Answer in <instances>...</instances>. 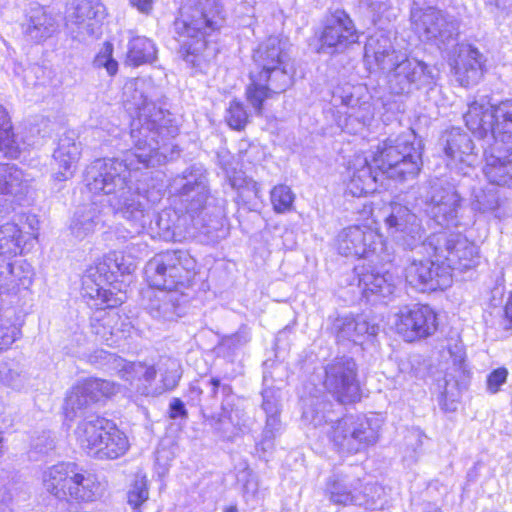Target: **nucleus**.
Masks as SVG:
<instances>
[{"label":"nucleus","mask_w":512,"mask_h":512,"mask_svg":"<svg viewBox=\"0 0 512 512\" xmlns=\"http://www.w3.org/2000/svg\"><path fill=\"white\" fill-rule=\"evenodd\" d=\"M123 105L132 117L130 138L133 148L123 159L101 158L93 161L86 170L88 189L94 194L108 197L113 213L133 223L141 230L151 222L150 206L146 196L133 190L130 181L132 170L164 164L168 160L169 140L178 134V127L170 113L148 100L144 83L131 80L123 88Z\"/></svg>","instance_id":"1"},{"label":"nucleus","mask_w":512,"mask_h":512,"mask_svg":"<svg viewBox=\"0 0 512 512\" xmlns=\"http://www.w3.org/2000/svg\"><path fill=\"white\" fill-rule=\"evenodd\" d=\"M223 23L219 0H182L174 30L186 50L187 63L202 70L216 58L218 47L207 37Z\"/></svg>","instance_id":"2"},{"label":"nucleus","mask_w":512,"mask_h":512,"mask_svg":"<svg viewBox=\"0 0 512 512\" xmlns=\"http://www.w3.org/2000/svg\"><path fill=\"white\" fill-rule=\"evenodd\" d=\"M254 68L246 99L256 114L261 115L263 104L274 95L285 92L293 82L292 66L278 37H269L254 51Z\"/></svg>","instance_id":"3"},{"label":"nucleus","mask_w":512,"mask_h":512,"mask_svg":"<svg viewBox=\"0 0 512 512\" xmlns=\"http://www.w3.org/2000/svg\"><path fill=\"white\" fill-rule=\"evenodd\" d=\"M331 403L312 399L302 414V418L314 427L328 425L327 433L341 452L357 454L374 445L378 438V427L365 418L345 416L334 420L330 417Z\"/></svg>","instance_id":"4"},{"label":"nucleus","mask_w":512,"mask_h":512,"mask_svg":"<svg viewBox=\"0 0 512 512\" xmlns=\"http://www.w3.org/2000/svg\"><path fill=\"white\" fill-rule=\"evenodd\" d=\"M171 189L185 215L200 233L212 235L222 227V212H209L207 201L210 196L207 171L200 165H193L177 175Z\"/></svg>","instance_id":"5"},{"label":"nucleus","mask_w":512,"mask_h":512,"mask_svg":"<svg viewBox=\"0 0 512 512\" xmlns=\"http://www.w3.org/2000/svg\"><path fill=\"white\" fill-rule=\"evenodd\" d=\"M377 169L387 178L399 182L415 179L422 167V147L412 130L389 136L373 157Z\"/></svg>","instance_id":"6"},{"label":"nucleus","mask_w":512,"mask_h":512,"mask_svg":"<svg viewBox=\"0 0 512 512\" xmlns=\"http://www.w3.org/2000/svg\"><path fill=\"white\" fill-rule=\"evenodd\" d=\"M467 128L487 144L493 140L502 143L512 141V99L493 106L482 97L468 105L464 114Z\"/></svg>","instance_id":"7"},{"label":"nucleus","mask_w":512,"mask_h":512,"mask_svg":"<svg viewBox=\"0 0 512 512\" xmlns=\"http://www.w3.org/2000/svg\"><path fill=\"white\" fill-rule=\"evenodd\" d=\"M195 260L182 250L157 254L145 266L148 284L157 290L180 292L188 288L195 276Z\"/></svg>","instance_id":"8"},{"label":"nucleus","mask_w":512,"mask_h":512,"mask_svg":"<svg viewBox=\"0 0 512 512\" xmlns=\"http://www.w3.org/2000/svg\"><path fill=\"white\" fill-rule=\"evenodd\" d=\"M381 488L375 483H363L353 468L336 469L326 480L325 495L336 505L372 507Z\"/></svg>","instance_id":"9"},{"label":"nucleus","mask_w":512,"mask_h":512,"mask_svg":"<svg viewBox=\"0 0 512 512\" xmlns=\"http://www.w3.org/2000/svg\"><path fill=\"white\" fill-rule=\"evenodd\" d=\"M438 261L453 271L464 272L479 264L478 247L460 233L440 232L430 235L423 245Z\"/></svg>","instance_id":"10"},{"label":"nucleus","mask_w":512,"mask_h":512,"mask_svg":"<svg viewBox=\"0 0 512 512\" xmlns=\"http://www.w3.org/2000/svg\"><path fill=\"white\" fill-rule=\"evenodd\" d=\"M462 185L452 177L434 178L428 183L424 195L427 214L440 226H457V218L462 202Z\"/></svg>","instance_id":"11"},{"label":"nucleus","mask_w":512,"mask_h":512,"mask_svg":"<svg viewBox=\"0 0 512 512\" xmlns=\"http://www.w3.org/2000/svg\"><path fill=\"white\" fill-rule=\"evenodd\" d=\"M386 71L389 90L395 95L407 96L435 83L433 70L416 58L400 56Z\"/></svg>","instance_id":"12"},{"label":"nucleus","mask_w":512,"mask_h":512,"mask_svg":"<svg viewBox=\"0 0 512 512\" xmlns=\"http://www.w3.org/2000/svg\"><path fill=\"white\" fill-rule=\"evenodd\" d=\"M421 252L428 254V259L414 258L405 268L406 282L421 292L445 289L452 284L450 269L443 261H438L431 250L419 247Z\"/></svg>","instance_id":"13"},{"label":"nucleus","mask_w":512,"mask_h":512,"mask_svg":"<svg viewBox=\"0 0 512 512\" xmlns=\"http://www.w3.org/2000/svg\"><path fill=\"white\" fill-rule=\"evenodd\" d=\"M324 386L342 404L360 399L357 365L350 357H339L325 366Z\"/></svg>","instance_id":"14"},{"label":"nucleus","mask_w":512,"mask_h":512,"mask_svg":"<svg viewBox=\"0 0 512 512\" xmlns=\"http://www.w3.org/2000/svg\"><path fill=\"white\" fill-rule=\"evenodd\" d=\"M415 31L422 40L433 42L440 47L453 40L458 34V22L448 13L428 7L412 12Z\"/></svg>","instance_id":"15"},{"label":"nucleus","mask_w":512,"mask_h":512,"mask_svg":"<svg viewBox=\"0 0 512 512\" xmlns=\"http://www.w3.org/2000/svg\"><path fill=\"white\" fill-rule=\"evenodd\" d=\"M385 222L403 248L414 250L423 247L425 230L419 217L407 205L392 202Z\"/></svg>","instance_id":"16"},{"label":"nucleus","mask_w":512,"mask_h":512,"mask_svg":"<svg viewBox=\"0 0 512 512\" xmlns=\"http://www.w3.org/2000/svg\"><path fill=\"white\" fill-rule=\"evenodd\" d=\"M394 325L396 331L411 342L433 334L437 329V317L428 305L413 304L399 310Z\"/></svg>","instance_id":"17"},{"label":"nucleus","mask_w":512,"mask_h":512,"mask_svg":"<svg viewBox=\"0 0 512 512\" xmlns=\"http://www.w3.org/2000/svg\"><path fill=\"white\" fill-rule=\"evenodd\" d=\"M358 37L357 29L349 14L342 9H336L326 19L320 36L319 51L333 53L343 50L356 43Z\"/></svg>","instance_id":"18"},{"label":"nucleus","mask_w":512,"mask_h":512,"mask_svg":"<svg viewBox=\"0 0 512 512\" xmlns=\"http://www.w3.org/2000/svg\"><path fill=\"white\" fill-rule=\"evenodd\" d=\"M441 145L445 155L451 160L448 165L456 174L469 175L477 162V152L470 136L460 128H452L441 137Z\"/></svg>","instance_id":"19"},{"label":"nucleus","mask_w":512,"mask_h":512,"mask_svg":"<svg viewBox=\"0 0 512 512\" xmlns=\"http://www.w3.org/2000/svg\"><path fill=\"white\" fill-rule=\"evenodd\" d=\"M151 212V222H149L141 230H136L133 223L127 220L133 229L131 233L139 234L146 228H153L152 223L155 218V225L159 230L160 236L167 241H182L188 237H194L196 232H199L196 227L192 225L189 215L184 213L179 214L176 210H163L157 215L154 214L152 204L146 197Z\"/></svg>","instance_id":"20"},{"label":"nucleus","mask_w":512,"mask_h":512,"mask_svg":"<svg viewBox=\"0 0 512 512\" xmlns=\"http://www.w3.org/2000/svg\"><path fill=\"white\" fill-rule=\"evenodd\" d=\"M338 252L346 257H368L382 246L381 236L368 227L350 226L337 236Z\"/></svg>","instance_id":"21"},{"label":"nucleus","mask_w":512,"mask_h":512,"mask_svg":"<svg viewBox=\"0 0 512 512\" xmlns=\"http://www.w3.org/2000/svg\"><path fill=\"white\" fill-rule=\"evenodd\" d=\"M355 272L358 286L367 301L390 299L397 290L398 280L389 272L380 273L375 268L365 265L356 267Z\"/></svg>","instance_id":"22"},{"label":"nucleus","mask_w":512,"mask_h":512,"mask_svg":"<svg viewBox=\"0 0 512 512\" xmlns=\"http://www.w3.org/2000/svg\"><path fill=\"white\" fill-rule=\"evenodd\" d=\"M22 233L14 223L0 227V284L8 290L14 277L13 259L21 252Z\"/></svg>","instance_id":"23"},{"label":"nucleus","mask_w":512,"mask_h":512,"mask_svg":"<svg viewBox=\"0 0 512 512\" xmlns=\"http://www.w3.org/2000/svg\"><path fill=\"white\" fill-rule=\"evenodd\" d=\"M27 189L23 172L14 164H0V216L14 211Z\"/></svg>","instance_id":"24"},{"label":"nucleus","mask_w":512,"mask_h":512,"mask_svg":"<svg viewBox=\"0 0 512 512\" xmlns=\"http://www.w3.org/2000/svg\"><path fill=\"white\" fill-rule=\"evenodd\" d=\"M115 393V385L103 379H87L74 386L66 397V409L75 415L91 403L98 402L103 396Z\"/></svg>","instance_id":"25"},{"label":"nucleus","mask_w":512,"mask_h":512,"mask_svg":"<svg viewBox=\"0 0 512 512\" xmlns=\"http://www.w3.org/2000/svg\"><path fill=\"white\" fill-rule=\"evenodd\" d=\"M346 181L347 191L352 196L361 197L376 191L378 173L373 172L365 155L356 154L348 162Z\"/></svg>","instance_id":"26"},{"label":"nucleus","mask_w":512,"mask_h":512,"mask_svg":"<svg viewBox=\"0 0 512 512\" xmlns=\"http://www.w3.org/2000/svg\"><path fill=\"white\" fill-rule=\"evenodd\" d=\"M105 309L99 308L91 317V332L98 342L108 347H115L126 337L124 327L129 324L121 322L116 311H106Z\"/></svg>","instance_id":"27"},{"label":"nucleus","mask_w":512,"mask_h":512,"mask_svg":"<svg viewBox=\"0 0 512 512\" xmlns=\"http://www.w3.org/2000/svg\"><path fill=\"white\" fill-rule=\"evenodd\" d=\"M81 155V143L76 141L74 132L64 133L58 141L53 153V159L57 165L54 173V181L63 182L71 179L77 168Z\"/></svg>","instance_id":"28"},{"label":"nucleus","mask_w":512,"mask_h":512,"mask_svg":"<svg viewBox=\"0 0 512 512\" xmlns=\"http://www.w3.org/2000/svg\"><path fill=\"white\" fill-rule=\"evenodd\" d=\"M114 423L100 416H90L81 421L76 428L77 441L83 451L95 458L103 439L109 434Z\"/></svg>","instance_id":"29"},{"label":"nucleus","mask_w":512,"mask_h":512,"mask_svg":"<svg viewBox=\"0 0 512 512\" xmlns=\"http://www.w3.org/2000/svg\"><path fill=\"white\" fill-rule=\"evenodd\" d=\"M483 172L491 184L505 186L512 183V151L500 146L485 147Z\"/></svg>","instance_id":"30"},{"label":"nucleus","mask_w":512,"mask_h":512,"mask_svg":"<svg viewBox=\"0 0 512 512\" xmlns=\"http://www.w3.org/2000/svg\"><path fill=\"white\" fill-rule=\"evenodd\" d=\"M483 55L478 49L462 46L455 59L454 74L461 86L468 87L479 83L483 77Z\"/></svg>","instance_id":"31"},{"label":"nucleus","mask_w":512,"mask_h":512,"mask_svg":"<svg viewBox=\"0 0 512 512\" xmlns=\"http://www.w3.org/2000/svg\"><path fill=\"white\" fill-rule=\"evenodd\" d=\"M23 35L30 41L39 43L51 37L57 30L55 17L42 6L30 7L21 25Z\"/></svg>","instance_id":"32"},{"label":"nucleus","mask_w":512,"mask_h":512,"mask_svg":"<svg viewBox=\"0 0 512 512\" xmlns=\"http://www.w3.org/2000/svg\"><path fill=\"white\" fill-rule=\"evenodd\" d=\"M105 491L106 484L101 482L95 474L86 471L78 472L75 467L67 498L77 502H93L103 497Z\"/></svg>","instance_id":"33"},{"label":"nucleus","mask_w":512,"mask_h":512,"mask_svg":"<svg viewBox=\"0 0 512 512\" xmlns=\"http://www.w3.org/2000/svg\"><path fill=\"white\" fill-rule=\"evenodd\" d=\"M333 329L338 341H351L360 344L366 337L378 334L379 326L370 324L364 316H342L335 319Z\"/></svg>","instance_id":"34"},{"label":"nucleus","mask_w":512,"mask_h":512,"mask_svg":"<svg viewBox=\"0 0 512 512\" xmlns=\"http://www.w3.org/2000/svg\"><path fill=\"white\" fill-rule=\"evenodd\" d=\"M400 56L387 35L374 34L367 39L364 58L367 62L374 61L381 70L390 69Z\"/></svg>","instance_id":"35"},{"label":"nucleus","mask_w":512,"mask_h":512,"mask_svg":"<svg viewBox=\"0 0 512 512\" xmlns=\"http://www.w3.org/2000/svg\"><path fill=\"white\" fill-rule=\"evenodd\" d=\"M147 294L148 302L145 309L153 318L163 321H173L180 316V304L177 292L157 290L148 291Z\"/></svg>","instance_id":"36"},{"label":"nucleus","mask_w":512,"mask_h":512,"mask_svg":"<svg viewBox=\"0 0 512 512\" xmlns=\"http://www.w3.org/2000/svg\"><path fill=\"white\" fill-rule=\"evenodd\" d=\"M102 221V213L98 205L86 204L75 211L69 229L76 239L82 240L92 234Z\"/></svg>","instance_id":"37"},{"label":"nucleus","mask_w":512,"mask_h":512,"mask_svg":"<svg viewBox=\"0 0 512 512\" xmlns=\"http://www.w3.org/2000/svg\"><path fill=\"white\" fill-rule=\"evenodd\" d=\"M75 466L74 463H59L48 468L43 473L46 490L58 499H67L68 487Z\"/></svg>","instance_id":"38"},{"label":"nucleus","mask_w":512,"mask_h":512,"mask_svg":"<svg viewBox=\"0 0 512 512\" xmlns=\"http://www.w3.org/2000/svg\"><path fill=\"white\" fill-rule=\"evenodd\" d=\"M120 377L129 382L130 385L142 395L153 394L150 385L156 377V370L141 362H130L119 370Z\"/></svg>","instance_id":"39"},{"label":"nucleus","mask_w":512,"mask_h":512,"mask_svg":"<svg viewBox=\"0 0 512 512\" xmlns=\"http://www.w3.org/2000/svg\"><path fill=\"white\" fill-rule=\"evenodd\" d=\"M272 376L268 372L263 374L262 404L266 414V422L269 427L281 426L280 413L282 409V394L279 388L270 385Z\"/></svg>","instance_id":"40"},{"label":"nucleus","mask_w":512,"mask_h":512,"mask_svg":"<svg viewBox=\"0 0 512 512\" xmlns=\"http://www.w3.org/2000/svg\"><path fill=\"white\" fill-rule=\"evenodd\" d=\"M96 272L90 271L82 281L83 296L94 300L93 306L99 308L113 309L122 303V299L115 296L110 290L105 289L100 283L96 282Z\"/></svg>","instance_id":"41"},{"label":"nucleus","mask_w":512,"mask_h":512,"mask_svg":"<svg viewBox=\"0 0 512 512\" xmlns=\"http://www.w3.org/2000/svg\"><path fill=\"white\" fill-rule=\"evenodd\" d=\"M157 57V49L152 40L144 36L132 37L127 45L126 63L140 66L152 63Z\"/></svg>","instance_id":"42"},{"label":"nucleus","mask_w":512,"mask_h":512,"mask_svg":"<svg viewBox=\"0 0 512 512\" xmlns=\"http://www.w3.org/2000/svg\"><path fill=\"white\" fill-rule=\"evenodd\" d=\"M103 444L99 448L96 459L114 460L123 456L128 448L129 442L126 435L114 424L109 434L103 439Z\"/></svg>","instance_id":"43"},{"label":"nucleus","mask_w":512,"mask_h":512,"mask_svg":"<svg viewBox=\"0 0 512 512\" xmlns=\"http://www.w3.org/2000/svg\"><path fill=\"white\" fill-rule=\"evenodd\" d=\"M20 143L12 131V124L6 109L0 105V154L16 159L20 155Z\"/></svg>","instance_id":"44"},{"label":"nucleus","mask_w":512,"mask_h":512,"mask_svg":"<svg viewBox=\"0 0 512 512\" xmlns=\"http://www.w3.org/2000/svg\"><path fill=\"white\" fill-rule=\"evenodd\" d=\"M498 192V189L494 186L474 191L471 202L472 209L481 213L495 211L500 206Z\"/></svg>","instance_id":"45"},{"label":"nucleus","mask_w":512,"mask_h":512,"mask_svg":"<svg viewBox=\"0 0 512 512\" xmlns=\"http://www.w3.org/2000/svg\"><path fill=\"white\" fill-rule=\"evenodd\" d=\"M363 90L364 88L361 85L353 86L350 84H344L334 90L332 101L334 102V105L341 104L351 109L361 107L365 104V102L361 101V94Z\"/></svg>","instance_id":"46"},{"label":"nucleus","mask_w":512,"mask_h":512,"mask_svg":"<svg viewBox=\"0 0 512 512\" xmlns=\"http://www.w3.org/2000/svg\"><path fill=\"white\" fill-rule=\"evenodd\" d=\"M227 124L234 130H242L248 123V113L242 102L233 100L227 109L225 116Z\"/></svg>","instance_id":"47"},{"label":"nucleus","mask_w":512,"mask_h":512,"mask_svg":"<svg viewBox=\"0 0 512 512\" xmlns=\"http://www.w3.org/2000/svg\"><path fill=\"white\" fill-rule=\"evenodd\" d=\"M271 202L276 212H286L293 205L294 194L286 185L275 186L271 191Z\"/></svg>","instance_id":"48"},{"label":"nucleus","mask_w":512,"mask_h":512,"mask_svg":"<svg viewBox=\"0 0 512 512\" xmlns=\"http://www.w3.org/2000/svg\"><path fill=\"white\" fill-rule=\"evenodd\" d=\"M149 496L147 480L143 477H137L128 491V504L133 509H138Z\"/></svg>","instance_id":"49"},{"label":"nucleus","mask_w":512,"mask_h":512,"mask_svg":"<svg viewBox=\"0 0 512 512\" xmlns=\"http://www.w3.org/2000/svg\"><path fill=\"white\" fill-rule=\"evenodd\" d=\"M251 340V330L247 325H241L239 329L231 335L224 336L221 344L230 350H237L247 345Z\"/></svg>","instance_id":"50"},{"label":"nucleus","mask_w":512,"mask_h":512,"mask_svg":"<svg viewBox=\"0 0 512 512\" xmlns=\"http://www.w3.org/2000/svg\"><path fill=\"white\" fill-rule=\"evenodd\" d=\"M112 52V44L105 43L93 61L96 68H105L110 76L115 75L118 71V62L112 57Z\"/></svg>","instance_id":"51"},{"label":"nucleus","mask_w":512,"mask_h":512,"mask_svg":"<svg viewBox=\"0 0 512 512\" xmlns=\"http://www.w3.org/2000/svg\"><path fill=\"white\" fill-rule=\"evenodd\" d=\"M162 365L165 367L162 373L164 389L172 390L178 385L181 378L179 363L174 359H167Z\"/></svg>","instance_id":"52"},{"label":"nucleus","mask_w":512,"mask_h":512,"mask_svg":"<svg viewBox=\"0 0 512 512\" xmlns=\"http://www.w3.org/2000/svg\"><path fill=\"white\" fill-rule=\"evenodd\" d=\"M6 290L4 289V285L0 284V295H2ZM19 334V330L12 325H7L4 323H0V349H6L11 344L15 342L17 336Z\"/></svg>","instance_id":"53"},{"label":"nucleus","mask_w":512,"mask_h":512,"mask_svg":"<svg viewBox=\"0 0 512 512\" xmlns=\"http://www.w3.org/2000/svg\"><path fill=\"white\" fill-rule=\"evenodd\" d=\"M281 426L269 427L265 424L262 439L257 444V450H261L263 452V457L266 456L267 453H270L274 448V439L276 435L280 432Z\"/></svg>","instance_id":"54"},{"label":"nucleus","mask_w":512,"mask_h":512,"mask_svg":"<svg viewBox=\"0 0 512 512\" xmlns=\"http://www.w3.org/2000/svg\"><path fill=\"white\" fill-rule=\"evenodd\" d=\"M508 377V370L505 367H500L493 370L487 376V390L491 394H496L500 391L501 386L506 383Z\"/></svg>","instance_id":"55"},{"label":"nucleus","mask_w":512,"mask_h":512,"mask_svg":"<svg viewBox=\"0 0 512 512\" xmlns=\"http://www.w3.org/2000/svg\"><path fill=\"white\" fill-rule=\"evenodd\" d=\"M33 448L39 453H47L55 447V441L50 432H43L32 443Z\"/></svg>","instance_id":"56"},{"label":"nucleus","mask_w":512,"mask_h":512,"mask_svg":"<svg viewBox=\"0 0 512 512\" xmlns=\"http://www.w3.org/2000/svg\"><path fill=\"white\" fill-rule=\"evenodd\" d=\"M169 417L173 420L187 419L188 412L184 402L179 398H173L169 404Z\"/></svg>","instance_id":"57"},{"label":"nucleus","mask_w":512,"mask_h":512,"mask_svg":"<svg viewBox=\"0 0 512 512\" xmlns=\"http://www.w3.org/2000/svg\"><path fill=\"white\" fill-rule=\"evenodd\" d=\"M3 381L14 389H20L24 384L21 374L14 370H9L4 375Z\"/></svg>","instance_id":"58"},{"label":"nucleus","mask_w":512,"mask_h":512,"mask_svg":"<svg viewBox=\"0 0 512 512\" xmlns=\"http://www.w3.org/2000/svg\"><path fill=\"white\" fill-rule=\"evenodd\" d=\"M490 13L498 9H504L509 5V0H483Z\"/></svg>","instance_id":"59"},{"label":"nucleus","mask_w":512,"mask_h":512,"mask_svg":"<svg viewBox=\"0 0 512 512\" xmlns=\"http://www.w3.org/2000/svg\"><path fill=\"white\" fill-rule=\"evenodd\" d=\"M240 411L239 410H231L230 412H227L225 408H223V414L221 415V418L219 421L221 422L223 418H227L233 425L240 426V417H239Z\"/></svg>","instance_id":"60"},{"label":"nucleus","mask_w":512,"mask_h":512,"mask_svg":"<svg viewBox=\"0 0 512 512\" xmlns=\"http://www.w3.org/2000/svg\"><path fill=\"white\" fill-rule=\"evenodd\" d=\"M130 2L142 13H149L152 9V0H130Z\"/></svg>","instance_id":"61"},{"label":"nucleus","mask_w":512,"mask_h":512,"mask_svg":"<svg viewBox=\"0 0 512 512\" xmlns=\"http://www.w3.org/2000/svg\"><path fill=\"white\" fill-rule=\"evenodd\" d=\"M77 17L80 18V21H84V17L90 18V10L91 5L89 2H84L78 5L77 7Z\"/></svg>","instance_id":"62"},{"label":"nucleus","mask_w":512,"mask_h":512,"mask_svg":"<svg viewBox=\"0 0 512 512\" xmlns=\"http://www.w3.org/2000/svg\"><path fill=\"white\" fill-rule=\"evenodd\" d=\"M207 385L210 387L211 395L212 397H216L218 390L221 386V381L217 377H212L208 382Z\"/></svg>","instance_id":"63"},{"label":"nucleus","mask_w":512,"mask_h":512,"mask_svg":"<svg viewBox=\"0 0 512 512\" xmlns=\"http://www.w3.org/2000/svg\"><path fill=\"white\" fill-rule=\"evenodd\" d=\"M505 319H507L510 323V327L512 328V293L509 295L508 300L506 302L504 308Z\"/></svg>","instance_id":"64"}]
</instances>
